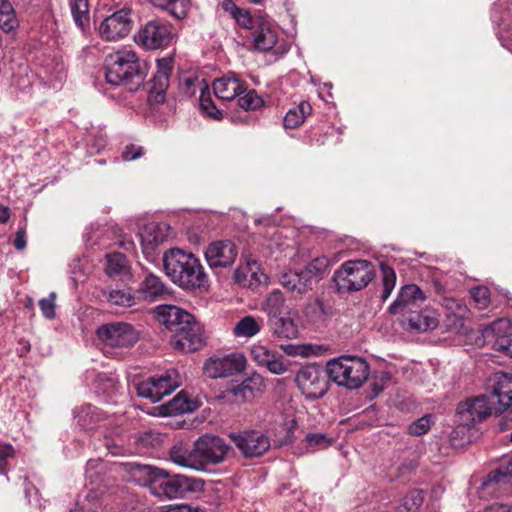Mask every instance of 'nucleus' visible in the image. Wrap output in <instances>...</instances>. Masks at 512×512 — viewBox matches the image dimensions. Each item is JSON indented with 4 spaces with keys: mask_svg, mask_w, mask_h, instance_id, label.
<instances>
[{
    "mask_svg": "<svg viewBox=\"0 0 512 512\" xmlns=\"http://www.w3.org/2000/svg\"><path fill=\"white\" fill-rule=\"evenodd\" d=\"M198 471H206L209 465L225 461L231 447L224 439L212 434H204L194 442Z\"/></svg>",
    "mask_w": 512,
    "mask_h": 512,
    "instance_id": "5",
    "label": "nucleus"
},
{
    "mask_svg": "<svg viewBox=\"0 0 512 512\" xmlns=\"http://www.w3.org/2000/svg\"><path fill=\"white\" fill-rule=\"evenodd\" d=\"M173 27L164 20L148 21L135 36L136 42L148 50L168 46L173 39Z\"/></svg>",
    "mask_w": 512,
    "mask_h": 512,
    "instance_id": "10",
    "label": "nucleus"
},
{
    "mask_svg": "<svg viewBox=\"0 0 512 512\" xmlns=\"http://www.w3.org/2000/svg\"><path fill=\"white\" fill-rule=\"evenodd\" d=\"M236 22L245 29H253L256 27V21L252 19L249 12L247 10L239 9L232 16Z\"/></svg>",
    "mask_w": 512,
    "mask_h": 512,
    "instance_id": "57",
    "label": "nucleus"
},
{
    "mask_svg": "<svg viewBox=\"0 0 512 512\" xmlns=\"http://www.w3.org/2000/svg\"><path fill=\"white\" fill-rule=\"evenodd\" d=\"M303 442L306 445L307 452H315L317 450H323L331 446L332 439L324 433H308Z\"/></svg>",
    "mask_w": 512,
    "mask_h": 512,
    "instance_id": "44",
    "label": "nucleus"
},
{
    "mask_svg": "<svg viewBox=\"0 0 512 512\" xmlns=\"http://www.w3.org/2000/svg\"><path fill=\"white\" fill-rule=\"evenodd\" d=\"M160 442V434L151 430L141 433L137 438V443L143 448L156 447Z\"/></svg>",
    "mask_w": 512,
    "mask_h": 512,
    "instance_id": "54",
    "label": "nucleus"
},
{
    "mask_svg": "<svg viewBox=\"0 0 512 512\" xmlns=\"http://www.w3.org/2000/svg\"><path fill=\"white\" fill-rule=\"evenodd\" d=\"M75 418L81 428L89 430L103 420L104 415L97 407L91 404H84L77 409Z\"/></svg>",
    "mask_w": 512,
    "mask_h": 512,
    "instance_id": "33",
    "label": "nucleus"
},
{
    "mask_svg": "<svg viewBox=\"0 0 512 512\" xmlns=\"http://www.w3.org/2000/svg\"><path fill=\"white\" fill-rule=\"evenodd\" d=\"M237 97L238 105L245 111L259 109L264 104L262 98L256 93V91L247 90L246 86L244 92L237 95Z\"/></svg>",
    "mask_w": 512,
    "mask_h": 512,
    "instance_id": "45",
    "label": "nucleus"
},
{
    "mask_svg": "<svg viewBox=\"0 0 512 512\" xmlns=\"http://www.w3.org/2000/svg\"><path fill=\"white\" fill-rule=\"evenodd\" d=\"M312 280L305 273L304 270L293 273L290 275H285L283 277V285L290 291L296 292L298 294H304L308 290L312 289Z\"/></svg>",
    "mask_w": 512,
    "mask_h": 512,
    "instance_id": "35",
    "label": "nucleus"
},
{
    "mask_svg": "<svg viewBox=\"0 0 512 512\" xmlns=\"http://www.w3.org/2000/svg\"><path fill=\"white\" fill-rule=\"evenodd\" d=\"M154 6L166 10L175 19L181 20L186 17L189 1L188 0H148Z\"/></svg>",
    "mask_w": 512,
    "mask_h": 512,
    "instance_id": "37",
    "label": "nucleus"
},
{
    "mask_svg": "<svg viewBox=\"0 0 512 512\" xmlns=\"http://www.w3.org/2000/svg\"><path fill=\"white\" fill-rule=\"evenodd\" d=\"M153 313L156 320L172 333L192 319V314L174 305H159Z\"/></svg>",
    "mask_w": 512,
    "mask_h": 512,
    "instance_id": "24",
    "label": "nucleus"
},
{
    "mask_svg": "<svg viewBox=\"0 0 512 512\" xmlns=\"http://www.w3.org/2000/svg\"><path fill=\"white\" fill-rule=\"evenodd\" d=\"M329 265V259L323 256L313 259L303 270L313 281L316 278H321L328 270Z\"/></svg>",
    "mask_w": 512,
    "mask_h": 512,
    "instance_id": "47",
    "label": "nucleus"
},
{
    "mask_svg": "<svg viewBox=\"0 0 512 512\" xmlns=\"http://www.w3.org/2000/svg\"><path fill=\"white\" fill-rule=\"evenodd\" d=\"M402 322L410 330L426 332L435 329L439 320L435 310L426 308L409 314Z\"/></svg>",
    "mask_w": 512,
    "mask_h": 512,
    "instance_id": "27",
    "label": "nucleus"
},
{
    "mask_svg": "<svg viewBox=\"0 0 512 512\" xmlns=\"http://www.w3.org/2000/svg\"><path fill=\"white\" fill-rule=\"evenodd\" d=\"M172 72L171 58H161L157 61V71L153 77V88L163 91L169 82V77Z\"/></svg>",
    "mask_w": 512,
    "mask_h": 512,
    "instance_id": "39",
    "label": "nucleus"
},
{
    "mask_svg": "<svg viewBox=\"0 0 512 512\" xmlns=\"http://www.w3.org/2000/svg\"><path fill=\"white\" fill-rule=\"evenodd\" d=\"M107 301L113 306L127 308L134 305L135 298L129 289H116L108 293Z\"/></svg>",
    "mask_w": 512,
    "mask_h": 512,
    "instance_id": "43",
    "label": "nucleus"
},
{
    "mask_svg": "<svg viewBox=\"0 0 512 512\" xmlns=\"http://www.w3.org/2000/svg\"><path fill=\"white\" fill-rule=\"evenodd\" d=\"M38 76L53 88H58L66 78L65 66L61 57L49 56L43 60Z\"/></svg>",
    "mask_w": 512,
    "mask_h": 512,
    "instance_id": "25",
    "label": "nucleus"
},
{
    "mask_svg": "<svg viewBox=\"0 0 512 512\" xmlns=\"http://www.w3.org/2000/svg\"><path fill=\"white\" fill-rule=\"evenodd\" d=\"M181 384L176 369H168L161 375L152 376L137 385V394L155 403L170 394Z\"/></svg>",
    "mask_w": 512,
    "mask_h": 512,
    "instance_id": "7",
    "label": "nucleus"
},
{
    "mask_svg": "<svg viewBox=\"0 0 512 512\" xmlns=\"http://www.w3.org/2000/svg\"><path fill=\"white\" fill-rule=\"evenodd\" d=\"M494 401L487 395H478L458 404V429L470 428L491 415Z\"/></svg>",
    "mask_w": 512,
    "mask_h": 512,
    "instance_id": "9",
    "label": "nucleus"
},
{
    "mask_svg": "<svg viewBox=\"0 0 512 512\" xmlns=\"http://www.w3.org/2000/svg\"><path fill=\"white\" fill-rule=\"evenodd\" d=\"M246 363V357L242 353L214 356L205 362L204 373L212 379L229 377L244 371Z\"/></svg>",
    "mask_w": 512,
    "mask_h": 512,
    "instance_id": "16",
    "label": "nucleus"
},
{
    "mask_svg": "<svg viewBox=\"0 0 512 512\" xmlns=\"http://www.w3.org/2000/svg\"><path fill=\"white\" fill-rule=\"evenodd\" d=\"M252 37L255 49L260 52L273 51L276 55H282L289 50V46L284 40H278L276 27L266 18L261 17L256 20Z\"/></svg>",
    "mask_w": 512,
    "mask_h": 512,
    "instance_id": "12",
    "label": "nucleus"
},
{
    "mask_svg": "<svg viewBox=\"0 0 512 512\" xmlns=\"http://www.w3.org/2000/svg\"><path fill=\"white\" fill-rule=\"evenodd\" d=\"M204 481L181 474L170 475L165 470L160 483L154 488V495L160 498H183L188 493L203 490Z\"/></svg>",
    "mask_w": 512,
    "mask_h": 512,
    "instance_id": "6",
    "label": "nucleus"
},
{
    "mask_svg": "<svg viewBox=\"0 0 512 512\" xmlns=\"http://www.w3.org/2000/svg\"><path fill=\"white\" fill-rule=\"evenodd\" d=\"M98 339L107 347L129 348L138 341V333L132 325L124 322H111L97 329Z\"/></svg>",
    "mask_w": 512,
    "mask_h": 512,
    "instance_id": "11",
    "label": "nucleus"
},
{
    "mask_svg": "<svg viewBox=\"0 0 512 512\" xmlns=\"http://www.w3.org/2000/svg\"><path fill=\"white\" fill-rule=\"evenodd\" d=\"M264 311L267 313L268 318L273 317L275 315H280L281 313L289 310L285 306V299L281 291L273 290L270 292L263 304Z\"/></svg>",
    "mask_w": 512,
    "mask_h": 512,
    "instance_id": "38",
    "label": "nucleus"
},
{
    "mask_svg": "<svg viewBox=\"0 0 512 512\" xmlns=\"http://www.w3.org/2000/svg\"><path fill=\"white\" fill-rule=\"evenodd\" d=\"M142 289L146 296L155 298L164 293L165 286L159 277L150 274L143 281Z\"/></svg>",
    "mask_w": 512,
    "mask_h": 512,
    "instance_id": "49",
    "label": "nucleus"
},
{
    "mask_svg": "<svg viewBox=\"0 0 512 512\" xmlns=\"http://www.w3.org/2000/svg\"><path fill=\"white\" fill-rule=\"evenodd\" d=\"M443 306L448 310H451L453 313L459 312L463 309L461 303L454 298H444Z\"/></svg>",
    "mask_w": 512,
    "mask_h": 512,
    "instance_id": "61",
    "label": "nucleus"
},
{
    "mask_svg": "<svg viewBox=\"0 0 512 512\" xmlns=\"http://www.w3.org/2000/svg\"><path fill=\"white\" fill-rule=\"evenodd\" d=\"M234 279L236 283L244 288L256 289L267 283L268 276L261 270L257 261L248 260L235 270Z\"/></svg>",
    "mask_w": 512,
    "mask_h": 512,
    "instance_id": "23",
    "label": "nucleus"
},
{
    "mask_svg": "<svg viewBox=\"0 0 512 512\" xmlns=\"http://www.w3.org/2000/svg\"><path fill=\"white\" fill-rule=\"evenodd\" d=\"M373 264L368 260H349L334 273L333 280L339 292H353L365 288L374 278Z\"/></svg>",
    "mask_w": 512,
    "mask_h": 512,
    "instance_id": "4",
    "label": "nucleus"
},
{
    "mask_svg": "<svg viewBox=\"0 0 512 512\" xmlns=\"http://www.w3.org/2000/svg\"><path fill=\"white\" fill-rule=\"evenodd\" d=\"M494 349L512 357V333L509 334L508 337H502L499 340H495Z\"/></svg>",
    "mask_w": 512,
    "mask_h": 512,
    "instance_id": "58",
    "label": "nucleus"
},
{
    "mask_svg": "<svg viewBox=\"0 0 512 512\" xmlns=\"http://www.w3.org/2000/svg\"><path fill=\"white\" fill-rule=\"evenodd\" d=\"M425 300L426 295L417 285L408 284L400 289L396 300L389 307V312L400 314L405 319L409 314L418 311Z\"/></svg>",
    "mask_w": 512,
    "mask_h": 512,
    "instance_id": "17",
    "label": "nucleus"
},
{
    "mask_svg": "<svg viewBox=\"0 0 512 512\" xmlns=\"http://www.w3.org/2000/svg\"><path fill=\"white\" fill-rule=\"evenodd\" d=\"M143 154L144 149L142 146L131 144L125 147V150L122 153V158L125 161H132L140 158Z\"/></svg>",
    "mask_w": 512,
    "mask_h": 512,
    "instance_id": "59",
    "label": "nucleus"
},
{
    "mask_svg": "<svg viewBox=\"0 0 512 512\" xmlns=\"http://www.w3.org/2000/svg\"><path fill=\"white\" fill-rule=\"evenodd\" d=\"M487 391L492 393L491 401L494 405L497 403L500 407L495 408L497 412H502L512 404V374L497 372L494 373L487 382Z\"/></svg>",
    "mask_w": 512,
    "mask_h": 512,
    "instance_id": "19",
    "label": "nucleus"
},
{
    "mask_svg": "<svg viewBox=\"0 0 512 512\" xmlns=\"http://www.w3.org/2000/svg\"><path fill=\"white\" fill-rule=\"evenodd\" d=\"M93 469H98L99 471L102 470V462L100 460H89L86 465V475L87 478L92 479L93 478Z\"/></svg>",
    "mask_w": 512,
    "mask_h": 512,
    "instance_id": "63",
    "label": "nucleus"
},
{
    "mask_svg": "<svg viewBox=\"0 0 512 512\" xmlns=\"http://www.w3.org/2000/svg\"><path fill=\"white\" fill-rule=\"evenodd\" d=\"M432 424V416L424 415L409 425L408 432L412 436H422L430 430Z\"/></svg>",
    "mask_w": 512,
    "mask_h": 512,
    "instance_id": "51",
    "label": "nucleus"
},
{
    "mask_svg": "<svg viewBox=\"0 0 512 512\" xmlns=\"http://www.w3.org/2000/svg\"><path fill=\"white\" fill-rule=\"evenodd\" d=\"M370 366L361 357L342 355L327 362V375L338 386L356 390L368 379Z\"/></svg>",
    "mask_w": 512,
    "mask_h": 512,
    "instance_id": "3",
    "label": "nucleus"
},
{
    "mask_svg": "<svg viewBox=\"0 0 512 512\" xmlns=\"http://www.w3.org/2000/svg\"><path fill=\"white\" fill-rule=\"evenodd\" d=\"M382 272V284L383 289L381 292V299L383 301L387 300L391 295L395 284H396V274L393 268L386 264H381L380 266Z\"/></svg>",
    "mask_w": 512,
    "mask_h": 512,
    "instance_id": "46",
    "label": "nucleus"
},
{
    "mask_svg": "<svg viewBox=\"0 0 512 512\" xmlns=\"http://www.w3.org/2000/svg\"><path fill=\"white\" fill-rule=\"evenodd\" d=\"M75 25L85 32L90 27L89 0H69Z\"/></svg>",
    "mask_w": 512,
    "mask_h": 512,
    "instance_id": "34",
    "label": "nucleus"
},
{
    "mask_svg": "<svg viewBox=\"0 0 512 512\" xmlns=\"http://www.w3.org/2000/svg\"><path fill=\"white\" fill-rule=\"evenodd\" d=\"M196 86L201 92L202 89L206 90L208 88L204 81L197 77H187L181 82V90L187 96H193L196 93Z\"/></svg>",
    "mask_w": 512,
    "mask_h": 512,
    "instance_id": "52",
    "label": "nucleus"
},
{
    "mask_svg": "<svg viewBox=\"0 0 512 512\" xmlns=\"http://www.w3.org/2000/svg\"><path fill=\"white\" fill-rule=\"evenodd\" d=\"M162 416H172L192 412L197 409V402L190 399L183 391L179 392L173 399L158 407Z\"/></svg>",
    "mask_w": 512,
    "mask_h": 512,
    "instance_id": "30",
    "label": "nucleus"
},
{
    "mask_svg": "<svg viewBox=\"0 0 512 512\" xmlns=\"http://www.w3.org/2000/svg\"><path fill=\"white\" fill-rule=\"evenodd\" d=\"M164 470L152 465L135 463L131 465L130 474L133 480L141 486L149 488L154 495V488L159 485Z\"/></svg>",
    "mask_w": 512,
    "mask_h": 512,
    "instance_id": "26",
    "label": "nucleus"
},
{
    "mask_svg": "<svg viewBox=\"0 0 512 512\" xmlns=\"http://www.w3.org/2000/svg\"><path fill=\"white\" fill-rule=\"evenodd\" d=\"M229 438L245 458L260 457L265 454L271 444L270 439L260 431L245 430L229 433Z\"/></svg>",
    "mask_w": 512,
    "mask_h": 512,
    "instance_id": "13",
    "label": "nucleus"
},
{
    "mask_svg": "<svg viewBox=\"0 0 512 512\" xmlns=\"http://www.w3.org/2000/svg\"><path fill=\"white\" fill-rule=\"evenodd\" d=\"M298 319V311L289 309L280 315L268 318L269 331L279 339H296L299 335Z\"/></svg>",
    "mask_w": 512,
    "mask_h": 512,
    "instance_id": "20",
    "label": "nucleus"
},
{
    "mask_svg": "<svg viewBox=\"0 0 512 512\" xmlns=\"http://www.w3.org/2000/svg\"><path fill=\"white\" fill-rule=\"evenodd\" d=\"M133 27L131 9L122 8L107 16L99 25L102 40L118 41L129 35Z\"/></svg>",
    "mask_w": 512,
    "mask_h": 512,
    "instance_id": "14",
    "label": "nucleus"
},
{
    "mask_svg": "<svg viewBox=\"0 0 512 512\" xmlns=\"http://www.w3.org/2000/svg\"><path fill=\"white\" fill-rule=\"evenodd\" d=\"M213 90L217 98L231 101L244 92L245 84L235 75H227L214 81Z\"/></svg>",
    "mask_w": 512,
    "mask_h": 512,
    "instance_id": "28",
    "label": "nucleus"
},
{
    "mask_svg": "<svg viewBox=\"0 0 512 512\" xmlns=\"http://www.w3.org/2000/svg\"><path fill=\"white\" fill-rule=\"evenodd\" d=\"M168 226L165 224H149L139 233L143 251H153L159 244L163 243L168 236Z\"/></svg>",
    "mask_w": 512,
    "mask_h": 512,
    "instance_id": "29",
    "label": "nucleus"
},
{
    "mask_svg": "<svg viewBox=\"0 0 512 512\" xmlns=\"http://www.w3.org/2000/svg\"><path fill=\"white\" fill-rule=\"evenodd\" d=\"M508 478H512V461L491 471L483 482V486L494 489V486L497 484L507 483L509 481Z\"/></svg>",
    "mask_w": 512,
    "mask_h": 512,
    "instance_id": "42",
    "label": "nucleus"
},
{
    "mask_svg": "<svg viewBox=\"0 0 512 512\" xmlns=\"http://www.w3.org/2000/svg\"><path fill=\"white\" fill-rule=\"evenodd\" d=\"M471 296L480 309H484L490 302L489 290L486 287H476L471 290Z\"/></svg>",
    "mask_w": 512,
    "mask_h": 512,
    "instance_id": "56",
    "label": "nucleus"
},
{
    "mask_svg": "<svg viewBox=\"0 0 512 512\" xmlns=\"http://www.w3.org/2000/svg\"><path fill=\"white\" fill-rule=\"evenodd\" d=\"M510 329V323L507 319H498L492 322L489 326L484 329V336L489 337L490 335L499 340L502 337H508V330Z\"/></svg>",
    "mask_w": 512,
    "mask_h": 512,
    "instance_id": "50",
    "label": "nucleus"
},
{
    "mask_svg": "<svg viewBox=\"0 0 512 512\" xmlns=\"http://www.w3.org/2000/svg\"><path fill=\"white\" fill-rule=\"evenodd\" d=\"M15 248L17 250H23L25 249L26 245H27V241H26V227L23 226V227H20L16 234H15V239H14V242H13Z\"/></svg>",
    "mask_w": 512,
    "mask_h": 512,
    "instance_id": "60",
    "label": "nucleus"
},
{
    "mask_svg": "<svg viewBox=\"0 0 512 512\" xmlns=\"http://www.w3.org/2000/svg\"><path fill=\"white\" fill-rule=\"evenodd\" d=\"M104 71L106 82L113 86H124L136 91L144 83L145 65L134 51H117L105 57Z\"/></svg>",
    "mask_w": 512,
    "mask_h": 512,
    "instance_id": "2",
    "label": "nucleus"
},
{
    "mask_svg": "<svg viewBox=\"0 0 512 512\" xmlns=\"http://www.w3.org/2000/svg\"><path fill=\"white\" fill-rule=\"evenodd\" d=\"M169 459L176 465L198 471L199 462L195 453V445L188 449L182 443L175 444L169 451Z\"/></svg>",
    "mask_w": 512,
    "mask_h": 512,
    "instance_id": "31",
    "label": "nucleus"
},
{
    "mask_svg": "<svg viewBox=\"0 0 512 512\" xmlns=\"http://www.w3.org/2000/svg\"><path fill=\"white\" fill-rule=\"evenodd\" d=\"M424 501L423 493L421 490H412L410 491L403 500V505L406 510H416L418 509Z\"/></svg>",
    "mask_w": 512,
    "mask_h": 512,
    "instance_id": "53",
    "label": "nucleus"
},
{
    "mask_svg": "<svg viewBox=\"0 0 512 512\" xmlns=\"http://www.w3.org/2000/svg\"><path fill=\"white\" fill-rule=\"evenodd\" d=\"M107 265L106 273L108 276H121L125 275L129 271L126 257L118 252L110 253L106 255Z\"/></svg>",
    "mask_w": 512,
    "mask_h": 512,
    "instance_id": "40",
    "label": "nucleus"
},
{
    "mask_svg": "<svg viewBox=\"0 0 512 512\" xmlns=\"http://www.w3.org/2000/svg\"><path fill=\"white\" fill-rule=\"evenodd\" d=\"M262 319L251 315L241 318L233 328V335L239 339H249L257 335L262 328Z\"/></svg>",
    "mask_w": 512,
    "mask_h": 512,
    "instance_id": "32",
    "label": "nucleus"
},
{
    "mask_svg": "<svg viewBox=\"0 0 512 512\" xmlns=\"http://www.w3.org/2000/svg\"><path fill=\"white\" fill-rule=\"evenodd\" d=\"M483 512H512V507L508 504L493 503L486 507Z\"/></svg>",
    "mask_w": 512,
    "mask_h": 512,
    "instance_id": "62",
    "label": "nucleus"
},
{
    "mask_svg": "<svg viewBox=\"0 0 512 512\" xmlns=\"http://www.w3.org/2000/svg\"><path fill=\"white\" fill-rule=\"evenodd\" d=\"M311 105L302 101L299 105L291 108L285 115L283 124L286 129H295L299 127L311 113Z\"/></svg>",
    "mask_w": 512,
    "mask_h": 512,
    "instance_id": "36",
    "label": "nucleus"
},
{
    "mask_svg": "<svg viewBox=\"0 0 512 512\" xmlns=\"http://www.w3.org/2000/svg\"><path fill=\"white\" fill-rule=\"evenodd\" d=\"M17 26L18 20L11 3L8 0H0V29L9 33Z\"/></svg>",
    "mask_w": 512,
    "mask_h": 512,
    "instance_id": "41",
    "label": "nucleus"
},
{
    "mask_svg": "<svg viewBox=\"0 0 512 512\" xmlns=\"http://www.w3.org/2000/svg\"><path fill=\"white\" fill-rule=\"evenodd\" d=\"M14 455V448L10 444L0 443V458L7 460V458Z\"/></svg>",
    "mask_w": 512,
    "mask_h": 512,
    "instance_id": "64",
    "label": "nucleus"
},
{
    "mask_svg": "<svg viewBox=\"0 0 512 512\" xmlns=\"http://www.w3.org/2000/svg\"><path fill=\"white\" fill-rule=\"evenodd\" d=\"M264 389V378L258 373H253L241 383L232 385L228 389V393L233 396L235 402L243 403L253 400Z\"/></svg>",
    "mask_w": 512,
    "mask_h": 512,
    "instance_id": "22",
    "label": "nucleus"
},
{
    "mask_svg": "<svg viewBox=\"0 0 512 512\" xmlns=\"http://www.w3.org/2000/svg\"><path fill=\"white\" fill-rule=\"evenodd\" d=\"M204 341L203 328L192 315V319L187 324L176 328L172 334L171 344L183 353H191L201 349Z\"/></svg>",
    "mask_w": 512,
    "mask_h": 512,
    "instance_id": "15",
    "label": "nucleus"
},
{
    "mask_svg": "<svg viewBox=\"0 0 512 512\" xmlns=\"http://www.w3.org/2000/svg\"><path fill=\"white\" fill-rule=\"evenodd\" d=\"M327 370L317 364L303 366L295 376L298 389L308 399L323 397L328 390Z\"/></svg>",
    "mask_w": 512,
    "mask_h": 512,
    "instance_id": "8",
    "label": "nucleus"
},
{
    "mask_svg": "<svg viewBox=\"0 0 512 512\" xmlns=\"http://www.w3.org/2000/svg\"><path fill=\"white\" fill-rule=\"evenodd\" d=\"M251 359L259 366L265 367L273 374L281 375L287 372L288 365L283 356L261 344H254L250 349Z\"/></svg>",
    "mask_w": 512,
    "mask_h": 512,
    "instance_id": "21",
    "label": "nucleus"
},
{
    "mask_svg": "<svg viewBox=\"0 0 512 512\" xmlns=\"http://www.w3.org/2000/svg\"><path fill=\"white\" fill-rule=\"evenodd\" d=\"M163 267L171 281L183 289H200L208 284L204 267L192 253L172 248L163 255Z\"/></svg>",
    "mask_w": 512,
    "mask_h": 512,
    "instance_id": "1",
    "label": "nucleus"
},
{
    "mask_svg": "<svg viewBox=\"0 0 512 512\" xmlns=\"http://www.w3.org/2000/svg\"><path fill=\"white\" fill-rule=\"evenodd\" d=\"M238 255L236 245L230 240L214 241L205 251V259L211 269L231 266Z\"/></svg>",
    "mask_w": 512,
    "mask_h": 512,
    "instance_id": "18",
    "label": "nucleus"
},
{
    "mask_svg": "<svg viewBox=\"0 0 512 512\" xmlns=\"http://www.w3.org/2000/svg\"><path fill=\"white\" fill-rule=\"evenodd\" d=\"M199 106L208 117L214 120H220L222 118V113L213 103L208 88L206 90L202 89V93L199 97Z\"/></svg>",
    "mask_w": 512,
    "mask_h": 512,
    "instance_id": "48",
    "label": "nucleus"
},
{
    "mask_svg": "<svg viewBox=\"0 0 512 512\" xmlns=\"http://www.w3.org/2000/svg\"><path fill=\"white\" fill-rule=\"evenodd\" d=\"M55 299L56 294L51 292L47 298H42L39 301L40 309L47 319H53L55 317Z\"/></svg>",
    "mask_w": 512,
    "mask_h": 512,
    "instance_id": "55",
    "label": "nucleus"
}]
</instances>
